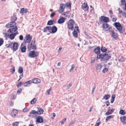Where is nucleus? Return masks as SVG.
<instances>
[{"label":"nucleus","mask_w":126,"mask_h":126,"mask_svg":"<svg viewBox=\"0 0 126 126\" xmlns=\"http://www.w3.org/2000/svg\"><path fill=\"white\" fill-rule=\"evenodd\" d=\"M36 47L35 44H33L32 45V43H31L30 44H29L27 46L29 50H30L31 49L34 50H36Z\"/></svg>","instance_id":"7"},{"label":"nucleus","mask_w":126,"mask_h":126,"mask_svg":"<svg viewBox=\"0 0 126 126\" xmlns=\"http://www.w3.org/2000/svg\"><path fill=\"white\" fill-rule=\"evenodd\" d=\"M36 122L37 123H41L43 122V119L41 116H39L36 118Z\"/></svg>","instance_id":"14"},{"label":"nucleus","mask_w":126,"mask_h":126,"mask_svg":"<svg viewBox=\"0 0 126 126\" xmlns=\"http://www.w3.org/2000/svg\"><path fill=\"white\" fill-rule=\"evenodd\" d=\"M102 67V65L100 64L97 65L96 67V71L97 72H99L101 70V68Z\"/></svg>","instance_id":"21"},{"label":"nucleus","mask_w":126,"mask_h":126,"mask_svg":"<svg viewBox=\"0 0 126 126\" xmlns=\"http://www.w3.org/2000/svg\"><path fill=\"white\" fill-rule=\"evenodd\" d=\"M100 123V121L99 118L97 121L94 126H99Z\"/></svg>","instance_id":"36"},{"label":"nucleus","mask_w":126,"mask_h":126,"mask_svg":"<svg viewBox=\"0 0 126 126\" xmlns=\"http://www.w3.org/2000/svg\"><path fill=\"white\" fill-rule=\"evenodd\" d=\"M29 111L27 108H24L23 110V111L24 112H26Z\"/></svg>","instance_id":"51"},{"label":"nucleus","mask_w":126,"mask_h":126,"mask_svg":"<svg viewBox=\"0 0 126 126\" xmlns=\"http://www.w3.org/2000/svg\"><path fill=\"white\" fill-rule=\"evenodd\" d=\"M15 96L14 95H12L11 96V99H15Z\"/></svg>","instance_id":"62"},{"label":"nucleus","mask_w":126,"mask_h":126,"mask_svg":"<svg viewBox=\"0 0 126 126\" xmlns=\"http://www.w3.org/2000/svg\"><path fill=\"white\" fill-rule=\"evenodd\" d=\"M114 116L113 115H111L107 117L106 118V121H108L111 118H113Z\"/></svg>","instance_id":"38"},{"label":"nucleus","mask_w":126,"mask_h":126,"mask_svg":"<svg viewBox=\"0 0 126 126\" xmlns=\"http://www.w3.org/2000/svg\"><path fill=\"white\" fill-rule=\"evenodd\" d=\"M102 27L104 29H106L109 27V25L107 23L103 24L102 25Z\"/></svg>","instance_id":"32"},{"label":"nucleus","mask_w":126,"mask_h":126,"mask_svg":"<svg viewBox=\"0 0 126 126\" xmlns=\"http://www.w3.org/2000/svg\"><path fill=\"white\" fill-rule=\"evenodd\" d=\"M28 84L29 83L27 82V81L24 83V86H27Z\"/></svg>","instance_id":"64"},{"label":"nucleus","mask_w":126,"mask_h":126,"mask_svg":"<svg viewBox=\"0 0 126 126\" xmlns=\"http://www.w3.org/2000/svg\"><path fill=\"white\" fill-rule=\"evenodd\" d=\"M36 111L34 110H32L29 113V115H28L29 117H34L33 115L36 114Z\"/></svg>","instance_id":"20"},{"label":"nucleus","mask_w":126,"mask_h":126,"mask_svg":"<svg viewBox=\"0 0 126 126\" xmlns=\"http://www.w3.org/2000/svg\"><path fill=\"white\" fill-rule=\"evenodd\" d=\"M118 60L121 62H123L125 61L124 58L122 56H119L118 58Z\"/></svg>","instance_id":"33"},{"label":"nucleus","mask_w":126,"mask_h":126,"mask_svg":"<svg viewBox=\"0 0 126 126\" xmlns=\"http://www.w3.org/2000/svg\"><path fill=\"white\" fill-rule=\"evenodd\" d=\"M114 25L116 27L117 29L119 32L120 33H122L123 32L122 30V27L119 23H115Z\"/></svg>","instance_id":"5"},{"label":"nucleus","mask_w":126,"mask_h":126,"mask_svg":"<svg viewBox=\"0 0 126 126\" xmlns=\"http://www.w3.org/2000/svg\"><path fill=\"white\" fill-rule=\"evenodd\" d=\"M120 119L121 122L123 124L124 122H125V121L126 119V117L125 116H123L120 117Z\"/></svg>","instance_id":"26"},{"label":"nucleus","mask_w":126,"mask_h":126,"mask_svg":"<svg viewBox=\"0 0 126 126\" xmlns=\"http://www.w3.org/2000/svg\"><path fill=\"white\" fill-rule=\"evenodd\" d=\"M48 28V29H47V30L50 33H51V26H47Z\"/></svg>","instance_id":"47"},{"label":"nucleus","mask_w":126,"mask_h":126,"mask_svg":"<svg viewBox=\"0 0 126 126\" xmlns=\"http://www.w3.org/2000/svg\"><path fill=\"white\" fill-rule=\"evenodd\" d=\"M109 20V18L108 17L102 16H101L99 18V21L100 22H103L107 23L108 22Z\"/></svg>","instance_id":"6"},{"label":"nucleus","mask_w":126,"mask_h":126,"mask_svg":"<svg viewBox=\"0 0 126 126\" xmlns=\"http://www.w3.org/2000/svg\"><path fill=\"white\" fill-rule=\"evenodd\" d=\"M101 50L102 52H105L106 51L107 49L105 47H102L101 49Z\"/></svg>","instance_id":"34"},{"label":"nucleus","mask_w":126,"mask_h":126,"mask_svg":"<svg viewBox=\"0 0 126 126\" xmlns=\"http://www.w3.org/2000/svg\"><path fill=\"white\" fill-rule=\"evenodd\" d=\"M66 19L65 18L63 17H62L60 18L58 21V23L60 24L63 23L65 20Z\"/></svg>","instance_id":"19"},{"label":"nucleus","mask_w":126,"mask_h":126,"mask_svg":"<svg viewBox=\"0 0 126 126\" xmlns=\"http://www.w3.org/2000/svg\"><path fill=\"white\" fill-rule=\"evenodd\" d=\"M115 97V94H113L111 97V99H114Z\"/></svg>","instance_id":"60"},{"label":"nucleus","mask_w":126,"mask_h":126,"mask_svg":"<svg viewBox=\"0 0 126 126\" xmlns=\"http://www.w3.org/2000/svg\"><path fill=\"white\" fill-rule=\"evenodd\" d=\"M121 2L122 3V4L124 5V3H125V0H122L121 1Z\"/></svg>","instance_id":"63"},{"label":"nucleus","mask_w":126,"mask_h":126,"mask_svg":"<svg viewBox=\"0 0 126 126\" xmlns=\"http://www.w3.org/2000/svg\"><path fill=\"white\" fill-rule=\"evenodd\" d=\"M12 24H11L10 22V23H9L7 24L6 25V27L8 28H11L12 27Z\"/></svg>","instance_id":"43"},{"label":"nucleus","mask_w":126,"mask_h":126,"mask_svg":"<svg viewBox=\"0 0 126 126\" xmlns=\"http://www.w3.org/2000/svg\"><path fill=\"white\" fill-rule=\"evenodd\" d=\"M109 31L111 35V37L113 38L117 39L118 37V34L115 33L114 31L111 28H109Z\"/></svg>","instance_id":"4"},{"label":"nucleus","mask_w":126,"mask_h":126,"mask_svg":"<svg viewBox=\"0 0 126 126\" xmlns=\"http://www.w3.org/2000/svg\"><path fill=\"white\" fill-rule=\"evenodd\" d=\"M23 68L22 67H19L18 71V73L20 74L23 73Z\"/></svg>","instance_id":"31"},{"label":"nucleus","mask_w":126,"mask_h":126,"mask_svg":"<svg viewBox=\"0 0 126 126\" xmlns=\"http://www.w3.org/2000/svg\"><path fill=\"white\" fill-rule=\"evenodd\" d=\"M110 97V95L108 94L105 95L103 97L102 99H105L106 100L108 99Z\"/></svg>","instance_id":"29"},{"label":"nucleus","mask_w":126,"mask_h":126,"mask_svg":"<svg viewBox=\"0 0 126 126\" xmlns=\"http://www.w3.org/2000/svg\"><path fill=\"white\" fill-rule=\"evenodd\" d=\"M23 83V82H19L17 84V86L18 88L19 87H20L22 84Z\"/></svg>","instance_id":"45"},{"label":"nucleus","mask_w":126,"mask_h":126,"mask_svg":"<svg viewBox=\"0 0 126 126\" xmlns=\"http://www.w3.org/2000/svg\"><path fill=\"white\" fill-rule=\"evenodd\" d=\"M95 59L94 58H92L91 60V63H93L94 62Z\"/></svg>","instance_id":"58"},{"label":"nucleus","mask_w":126,"mask_h":126,"mask_svg":"<svg viewBox=\"0 0 126 126\" xmlns=\"http://www.w3.org/2000/svg\"><path fill=\"white\" fill-rule=\"evenodd\" d=\"M72 34L73 36L75 38H77L78 37V33L77 32L74 30L73 32H72Z\"/></svg>","instance_id":"28"},{"label":"nucleus","mask_w":126,"mask_h":126,"mask_svg":"<svg viewBox=\"0 0 126 126\" xmlns=\"http://www.w3.org/2000/svg\"><path fill=\"white\" fill-rule=\"evenodd\" d=\"M66 119V118L63 119L60 122V123L61 124H63L65 121Z\"/></svg>","instance_id":"46"},{"label":"nucleus","mask_w":126,"mask_h":126,"mask_svg":"<svg viewBox=\"0 0 126 126\" xmlns=\"http://www.w3.org/2000/svg\"><path fill=\"white\" fill-rule=\"evenodd\" d=\"M117 19L116 18H113L112 20V21L113 22H115Z\"/></svg>","instance_id":"59"},{"label":"nucleus","mask_w":126,"mask_h":126,"mask_svg":"<svg viewBox=\"0 0 126 126\" xmlns=\"http://www.w3.org/2000/svg\"><path fill=\"white\" fill-rule=\"evenodd\" d=\"M75 67V65L74 64H72V65L71 66V67L70 69V72H71L73 71V70L74 69V68Z\"/></svg>","instance_id":"40"},{"label":"nucleus","mask_w":126,"mask_h":126,"mask_svg":"<svg viewBox=\"0 0 126 126\" xmlns=\"http://www.w3.org/2000/svg\"><path fill=\"white\" fill-rule=\"evenodd\" d=\"M35 38H34L32 40V44H35Z\"/></svg>","instance_id":"57"},{"label":"nucleus","mask_w":126,"mask_h":126,"mask_svg":"<svg viewBox=\"0 0 126 126\" xmlns=\"http://www.w3.org/2000/svg\"><path fill=\"white\" fill-rule=\"evenodd\" d=\"M16 33L12 34L9 35V38L13 40L14 39L15 36L16 35Z\"/></svg>","instance_id":"24"},{"label":"nucleus","mask_w":126,"mask_h":126,"mask_svg":"<svg viewBox=\"0 0 126 126\" xmlns=\"http://www.w3.org/2000/svg\"><path fill=\"white\" fill-rule=\"evenodd\" d=\"M32 81L33 83L37 84L40 83L41 80L38 78H35L32 79Z\"/></svg>","instance_id":"17"},{"label":"nucleus","mask_w":126,"mask_h":126,"mask_svg":"<svg viewBox=\"0 0 126 126\" xmlns=\"http://www.w3.org/2000/svg\"><path fill=\"white\" fill-rule=\"evenodd\" d=\"M94 52L97 55V58H99V56L100 55H101L100 53V48L99 47L95 48L94 49Z\"/></svg>","instance_id":"10"},{"label":"nucleus","mask_w":126,"mask_h":126,"mask_svg":"<svg viewBox=\"0 0 126 126\" xmlns=\"http://www.w3.org/2000/svg\"><path fill=\"white\" fill-rule=\"evenodd\" d=\"M108 69L107 68H104L102 70V72L103 73H105V71H108Z\"/></svg>","instance_id":"54"},{"label":"nucleus","mask_w":126,"mask_h":126,"mask_svg":"<svg viewBox=\"0 0 126 126\" xmlns=\"http://www.w3.org/2000/svg\"><path fill=\"white\" fill-rule=\"evenodd\" d=\"M65 6L64 4L63 3L61 4L60 5V9L59 11V12L61 13L63 12L64 10Z\"/></svg>","instance_id":"13"},{"label":"nucleus","mask_w":126,"mask_h":126,"mask_svg":"<svg viewBox=\"0 0 126 126\" xmlns=\"http://www.w3.org/2000/svg\"><path fill=\"white\" fill-rule=\"evenodd\" d=\"M111 58L110 55L107 53H103L101 54L99 56L98 59H101V61L106 62L107 61L109 60Z\"/></svg>","instance_id":"1"},{"label":"nucleus","mask_w":126,"mask_h":126,"mask_svg":"<svg viewBox=\"0 0 126 126\" xmlns=\"http://www.w3.org/2000/svg\"><path fill=\"white\" fill-rule=\"evenodd\" d=\"M57 27L54 26H53L51 27V33H54L57 31Z\"/></svg>","instance_id":"18"},{"label":"nucleus","mask_w":126,"mask_h":126,"mask_svg":"<svg viewBox=\"0 0 126 126\" xmlns=\"http://www.w3.org/2000/svg\"><path fill=\"white\" fill-rule=\"evenodd\" d=\"M19 124V122H16L14 123L12 125L13 126H17Z\"/></svg>","instance_id":"42"},{"label":"nucleus","mask_w":126,"mask_h":126,"mask_svg":"<svg viewBox=\"0 0 126 126\" xmlns=\"http://www.w3.org/2000/svg\"><path fill=\"white\" fill-rule=\"evenodd\" d=\"M53 24V21L52 20H50L48 21L47 25H51Z\"/></svg>","instance_id":"37"},{"label":"nucleus","mask_w":126,"mask_h":126,"mask_svg":"<svg viewBox=\"0 0 126 126\" xmlns=\"http://www.w3.org/2000/svg\"><path fill=\"white\" fill-rule=\"evenodd\" d=\"M3 39L2 38H0V46L3 44Z\"/></svg>","instance_id":"44"},{"label":"nucleus","mask_w":126,"mask_h":126,"mask_svg":"<svg viewBox=\"0 0 126 126\" xmlns=\"http://www.w3.org/2000/svg\"><path fill=\"white\" fill-rule=\"evenodd\" d=\"M18 44L16 42H14L13 44L12 47H11L12 50H13V51H16L18 49Z\"/></svg>","instance_id":"9"},{"label":"nucleus","mask_w":126,"mask_h":126,"mask_svg":"<svg viewBox=\"0 0 126 126\" xmlns=\"http://www.w3.org/2000/svg\"><path fill=\"white\" fill-rule=\"evenodd\" d=\"M18 111L15 109H13L11 113V115L12 117H15L16 116L18 113Z\"/></svg>","instance_id":"15"},{"label":"nucleus","mask_w":126,"mask_h":126,"mask_svg":"<svg viewBox=\"0 0 126 126\" xmlns=\"http://www.w3.org/2000/svg\"><path fill=\"white\" fill-rule=\"evenodd\" d=\"M9 34L7 33H5V36L6 37H9Z\"/></svg>","instance_id":"61"},{"label":"nucleus","mask_w":126,"mask_h":126,"mask_svg":"<svg viewBox=\"0 0 126 126\" xmlns=\"http://www.w3.org/2000/svg\"><path fill=\"white\" fill-rule=\"evenodd\" d=\"M23 43H22L21 46V51L22 52H25L26 50V47L25 46H23V47H22V45Z\"/></svg>","instance_id":"23"},{"label":"nucleus","mask_w":126,"mask_h":126,"mask_svg":"<svg viewBox=\"0 0 126 126\" xmlns=\"http://www.w3.org/2000/svg\"><path fill=\"white\" fill-rule=\"evenodd\" d=\"M44 112V110L42 109H38V111H36V114L38 115H41Z\"/></svg>","instance_id":"22"},{"label":"nucleus","mask_w":126,"mask_h":126,"mask_svg":"<svg viewBox=\"0 0 126 126\" xmlns=\"http://www.w3.org/2000/svg\"><path fill=\"white\" fill-rule=\"evenodd\" d=\"M39 52L34 51L30 52L28 56L31 58H34L38 56Z\"/></svg>","instance_id":"3"},{"label":"nucleus","mask_w":126,"mask_h":126,"mask_svg":"<svg viewBox=\"0 0 126 126\" xmlns=\"http://www.w3.org/2000/svg\"><path fill=\"white\" fill-rule=\"evenodd\" d=\"M17 19V18L16 16L14 15L13 16H12L11 21H14L15 22L16 20Z\"/></svg>","instance_id":"30"},{"label":"nucleus","mask_w":126,"mask_h":126,"mask_svg":"<svg viewBox=\"0 0 126 126\" xmlns=\"http://www.w3.org/2000/svg\"><path fill=\"white\" fill-rule=\"evenodd\" d=\"M12 68L10 69V72L12 74H13L15 71V69L14 66L13 65L11 66Z\"/></svg>","instance_id":"27"},{"label":"nucleus","mask_w":126,"mask_h":126,"mask_svg":"<svg viewBox=\"0 0 126 126\" xmlns=\"http://www.w3.org/2000/svg\"><path fill=\"white\" fill-rule=\"evenodd\" d=\"M27 11L28 10L27 9L23 8L21 9L20 11V13H26L27 12Z\"/></svg>","instance_id":"25"},{"label":"nucleus","mask_w":126,"mask_h":126,"mask_svg":"<svg viewBox=\"0 0 126 126\" xmlns=\"http://www.w3.org/2000/svg\"><path fill=\"white\" fill-rule=\"evenodd\" d=\"M23 37L22 35H21L19 36V39L20 40H22L23 39Z\"/></svg>","instance_id":"56"},{"label":"nucleus","mask_w":126,"mask_h":126,"mask_svg":"<svg viewBox=\"0 0 126 126\" xmlns=\"http://www.w3.org/2000/svg\"><path fill=\"white\" fill-rule=\"evenodd\" d=\"M66 5L67 7H69L71 6V4L70 3L67 2L66 4Z\"/></svg>","instance_id":"52"},{"label":"nucleus","mask_w":126,"mask_h":126,"mask_svg":"<svg viewBox=\"0 0 126 126\" xmlns=\"http://www.w3.org/2000/svg\"><path fill=\"white\" fill-rule=\"evenodd\" d=\"M36 98H34L31 101V104H34L36 101Z\"/></svg>","instance_id":"41"},{"label":"nucleus","mask_w":126,"mask_h":126,"mask_svg":"<svg viewBox=\"0 0 126 126\" xmlns=\"http://www.w3.org/2000/svg\"><path fill=\"white\" fill-rule=\"evenodd\" d=\"M48 27L47 26L44 29V31L43 32H47V31H48L47 28Z\"/></svg>","instance_id":"49"},{"label":"nucleus","mask_w":126,"mask_h":126,"mask_svg":"<svg viewBox=\"0 0 126 126\" xmlns=\"http://www.w3.org/2000/svg\"><path fill=\"white\" fill-rule=\"evenodd\" d=\"M119 113L120 114L122 115H124L125 114V110H121L120 111Z\"/></svg>","instance_id":"35"},{"label":"nucleus","mask_w":126,"mask_h":126,"mask_svg":"<svg viewBox=\"0 0 126 126\" xmlns=\"http://www.w3.org/2000/svg\"><path fill=\"white\" fill-rule=\"evenodd\" d=\"M115 110V109L113 108H112L111 109H108L106 113L105 114L107 115L110 114L112 113Z\"/></svg>","instance_id":"12"},{"label":"nucleus","mask_w":126,"mask_h":126,"mask_svg":"<svg viewBox=\"0 0 126 126\" xmlns=\"http://www.w3.org/2000/svg\"><path fill=\"white\" fill-rule=\"evenodd\" d=\"M11 24H12V27H13L14 26H15L16 24V23L14 21H11L10 22Z\"/></svg>","instance_id":"39"},{"label":"nucleus","mask_w":126,"mask_h":126,"mask_svg":"<svg viewBox=\"0 0 126 126\" xmlns=\"http://www.w3.org/2000/svg\"><path fill=\"white\" fill-rule=\"evenodd\" d=\"M32 39V37L30 36V35H27L25 37V39L24 43L25 44L26 43H29L30 42Z\"/></svg>","instance_id":"8"},{"label":"nucleus","mask_w":126,"mask_h":126,"mask_svg":"<svg viewBox=\"0 0 126 126\" xmlns=\"http://www.w3.org/2000/svg\"><path fill=\"white\" fill-rule=\"evenodd\" d=\"M75 24L74 20L73 19H70L68 22V28L72 31L74 29L73 26Z\"/></svg>","instance_id":"2"},{"label":"nucleus","mask_w":126,"mask_h":126,"mask_svg":"<svg viewBox=\"0 0 126 126\" xmlns=\"http://www.w3.org/2000/svg\"><path fill=\"white\" fill-rule=\"evenodd\" d=\"M81 8L85 11H88L89 7L87 6V4L84 3L81 6Z\"/></svg>","instance_id":"16"},{"label":"nucleus","mask_w":126,"mask_h":126,"mask_svg":"<svg viewBox=\"0 0 126 126\" xmlns=\"http://www.w3.org/2000/svg\"><path fill=\"white\" fill-rule=\"evenodd\" d=\"M96 86H94V87H93L92 90V94H93L94 92V91L95 90V88Z\"/></svg>","instance_id":"55"},{"label":"nucleus","mask_w":126,"mask_h":126,"mask_svg":"<svg viewBox=\"0 0 126 126\" xmlns=\"http://www.w3.org/2000/svg\"><path fill=\"white\" fill-rule=\"evenodd\" d=\"M17 29V27L16 26H15L14 27H11L10 28L8 31V32L11 33H13L15 32Z\"/></svg>","instance_id":"11"},{"label":"nucleus","mask_w":126,"mask_h":126,"mask_svg":"<svg viewBox=\"0 0 126 126\" xmlns=\"http://www.w3.org/2000/svg\"><path fill=\"white\" fill-rule=\"evenodd\" d=\"M55 13L54 12H52L51 13L50 15V17H53L55 15Z\"/></svg>","instance_id":"53"},{"label":"nucleus","mask_w":126,"mask_h":126,"mask_svg":"<svg viewBox=\"0 0 126 126\" xmlns=\"http://www.w3.org/2000/svg\"><path fill=\"white\" fill-rule=\"evenodd\" d=\"M12 43H11L9 44H6V47H9L11 45H12Z\"/></svg>","instance_id":"50"},{"label":"nucleus","mask_w":126,"mask_h":126,"mask_svg":"<svg viewBox=\"0 0 126 126\" xmlns=\"http://www.w3.org/2000/svg\"><path fill=\"white\" fill-rule=\"evenodd\" d=\"M72 83L69 84L67 87V90L69 89L70 87L72 85Z\"/></svg>","instance_id":"48"}]
</instances>
